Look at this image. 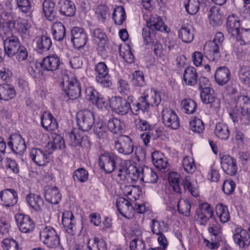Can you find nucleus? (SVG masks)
Returning a JSON list of instances; mask_svg holds the SVG:
<instances>
[{
	"label": "nucleus",
	"mask_w": 250,
	"mask_h": 250,
	"mask_svg": "<svg viewBox=\"0 0 250 250\" xmlns=\"http://www.w3.org/2000/svg\"><path fill=\"white\" fill-rule=\"evenodd\" d=\"M146 26L143 29L142 36L144 44L151 45L154 43L155 36L153 33L155 31L167 32V27L160 17L151 18L149 21H146Z\"/></svg>",
	"instance_id": "f257e3e1"
},
{
	"label": "nucleus",
	"mask_w": 250,
	"mask_h": 250,
	"mask_svg": "<svg viewBox=\"0 0 250 250\" xmlns=\"http://www.w3.org/2000/svg\"><path fill=\"white\" fill-rule=\"evenodd\" d=\"M229 116L234 123L238 122L243 118L250 120V99L246 96L238 97L236 104L229 113Z\"/></svg>",
	"instance_id": "f03ea898"
},
{
	"label": "nucleus",
	"mask_w": 250,
	"mask_h": 250,
	"mask_svg": "<svg viewBox=\"0 0 250 250\" xmlns=\"http://www.w3.org/2000/svg\"><path fill=\"white\" fill-rule=\"evenodd\" d=\"M62 84L63 91L69 99L74 100L80 97L81 84L75 77L64 74L62 77Z\"/></svg>",
	"instance_id": "7ed1b4c3"
},
{
	"label": "nucleus",
	"mask_w": 250,
	"mask_h": 250,
	"mask_svg": "<svg viewBox=\"0 0 250 250\" xmlns=\"http://www.w3.org/2000/svg\"><path fill=\"white\" fill-rule=\"evenodd\" d=\"M40 239L43 244L50 249L63 250L61 245L60 238L56 230L50 226H45L40 229Z\"/></svg>",
	"instance_id": "20e7f679"
},
{
	"label": "nucleus",
	"mask_w": 250,
	"mask_h": 250,
	"mask_svg": "<svg viewBox=\"0 0 250 250\" xmlns=\"http://www.w3.org/2000/svg\"><path fill=\"white\" fill-rule=\"evenodd\" d=\"M118 158V156L114 153L104 152L99 156V166L106 173H110L114 170L115 174L117 176L116 171L119 167H116V161Z\"/></svg>",
	"instance_id": "39448f33"
},
{
	"label": "nucleus",
	"mask_w": 250,
	"mask_h": 250,
	"mask_svg": "<svg viewBox=\"0 0 250 250\" xmlns=\"http://www.w3.org/2000/svg\"><path fill=\"white\" fill-rule=\"evenodd\" d=\"M96 73V81L103 87H109L112 84L109 70L104 62L98 63L94 68Z\"/></svg>",
	"instance_id": "423d86ee"
},
{
	"label": "nucleus",
	"mask_w": 250,
	"mask_h": 250,
	"mask_svg": "<svg viewBox=\"0 0 250 250\" xmlns=\"http://www.w3.org/2000/svg\"><path fill=\"white\" fill-rule=\"evenodd\" d=\"M76 119L79 129L83 131L90 130L94 122L93 113L87 110L78 112Z\"/></svg>",
	"instance_id": "0eeeda50"
},
{
	"label": "nucleus",
	"mask_w": 250,
	"mask_h": 250,
	"mask_svg": "<svg viewBox=\"0 0 250 250\" xmlns=\"http://www.w3.org/2000/svg\"><path fill=\"white\" fill-rule=\"evenodd\" d=\"M114 147L119 153L128 155L133 152L134 144L129 137L124 135L115 141Z\"/></svg>",
	"instance_id": "6e6552de"
},
{
	"label": "nucleus",
	"mask_w": 250,
	"mask_h": 250,
	"mask_svg": "<svg viewBox=\"0 0 250 250\" xmlns=\"http://www.w3.org/2000/svg\"><path fill=\"white\" fill-rule=\"evenodd\" d=\"M162 119L164 125L171 129H177L180 126V121L176 112L170 108L164 109Z\"/></svg>",
	"instance_id": "1a4fd4ad"
},
{
	"label": "nucleus",
	"mask_w": 250,
	"mask_h": 250,
	"mask_svg": "<svg viewBox=\"0 0 250 250\" xmlns=\"http://www.w3.org/2000/svg\"><path fill=\"white\" fill-rule=\"evenodd\" d=\"M71 40L77 49L83 48L87 42L88 37L84 30L79 27H74L71 30Z\"/></svg>",
	"instance_id": "9d476101"
},
{
	"label": "nucleus",
	"mask_w": 250,
	"mask_h": 250,
	"mask_svg": "<svg viewBox=\"0 0 250 250\" xmlns=\"http://www.w3.org/2000/svg\"><path fill=\"white\" fill-rule=\"evenodd\" d=\"M131 171L129 170L123 163H121L119 167L117 168L116 173H117V176L119 178L120 181L128 180V178H130L132 181H136L141 177V171H139L135 167H133Z\"/></svg>",
	"instance_id": "9b49d317"
},
{
	"label": "nucleus",
	"mask_w": 250,
	"mask_h": 250,
	"mask_svg": "<svg viewBox=\"0 0 250 250\" xmlns=\"http://www.w3.org/2000/svg\"><path fill=\"white\" fill-rule=\"evenodd\" d=\"M110 107L116 113L121 115L127 114L129 110L131 111V105L125 99L120 97L115 96L110 101Z\"/></svg>",
	"instance_id": "f8f14e48"
},
{
	"label": "nucleus",
	"mask_w": 250,
	"mask_h": 250,
	"mask_svg": "<svg viewBox=\"0 0 250 250\" xmlns=\"http://www.w3.org/2000/svg\"><path fill=\"white\" fill-rule=\"evenodd\" d=\"M15 219L21 232L28 233L33 230L35 224L28 215L22 213H17L15 216Z\"/></svg>",
	"instance_id": "ddd939ff"
},
{
	"label": "nucleus",
	"mask_w": 250,
	"mask_h": 250,
	"mask_svg": "<svg viewBox=\"0 0 250 250\" xmlns=\"http://www.w3.org/2000/svg\"><path fill=\"white\" fill-rule=\"evenodd\" d=\"M8 146L16 154L21 155L26 149V146L22 137L18 134H14L9 138Z\"/></svg>",
	"instance_id": "4468645a"
},
{
	"label": "nucleus",
	"mask_w": 250,
	"mask_h": 250,
	"mask_svg": "<svg viewBox=\"0 0 250 250\" xmlns=\"http://www.w3.org/2000/svg\"><path fill=\"white\" fill-rule=\"evenodd\" d=\"M0 200L5 207L14 206L18 201V194L13 188H6L0 191Z\"/></svg>",
	"instance_id": "2eb2a0df"
},
{
	"label": "nucleus",
	"mask_w": 250,
	"mask_h": 250,
	"mask_svg": "<svg viewBox=\"0 0 250 250\" xmlns=\"http://www.w3.org/2000/svg\"><path fill=\"white\" fill-rule=\"evenodd\" d=\"M60 64V57L56 54H53L44 58L40 63V66L44 71L54 72L59 69Z\"/></svg>",
	"instance_id": "dca6fc26"
},
{
	"label": "nucleus",
	"mask_w": 250,
	"mask_h": 250,
	"mask_svg": "<svg viewBox=\"0 0 250 250\" xmlns=\"http://www.w3.org/2000/svg\"><path fill=\"white\" fill-rule=\"evenodd\" d=\"M200 98L202 102L206 104H209L210 107L216 110L220 106V101L211 93V88L206 87L200 91Z\"/></svg>",
	"instance_id": "f3484780"
},
{
	"label": "nucleus",
	"mask_w": 250,
	"mask_h": 250,
	"mask_svg": "<svg viewBox=\"0 0 250 250\" xmlns=\"http://www.w3.org/2000/svg\"><path fill=\"white\" fill-rule=\"evenodd\" d=\"M222 47L216 43L209 41L207 42L204 47V52L210 61H216L220 57V50Z\"/></svg>",
	"instance_id": "a211bd4d"
},
{
	"label": "nucleus",
	"mask_w": 250,
	"mask_h": 250,
	"mask_svg": "<svg viewBox=\"0 0 250 250\" xmlns=\"http://www.w3.org/2000/svg\"><path fill=\"white\" fill-rule=\"evenodd\" d=\"M236 42L234 45V51L237 55H241L243 50L238 48L239 45H245L250 43V29L241 28L239 35L236 36Z\"/></svg>",
	"instance_id": "6ab92c4d"
},
{
	"label": "nucleus",
	"mask_w": 250,
	"mask_h": 250,
	"mask_svg": "<svg viewBox=\"0 0 250 250\" xmlns=\"http://www.w3.org/2000/svg\"><path fill=\"white\" fill-rule=\"evenodd\" d=\"M5 53L9 57L14 56L18 49L21 46L18 37L11 36L7 38L4 42Z\"/></svg>",
	"instance_id": "aec40b11"
},
{
	"label": "nucleus",
	"mask_w": 250,
	"mask_h": 250,
	"mask_svg": "<svg viewBox=\"0 0 250 250\" xmlns=\"http://www.w3.org/2000/svg\"><path fill=\"white\" fill-rule=\"evenodd\" d=\"M221 167L227 174L234 175L237 170L235 160L229 155H224L221 159Z\"/></svg>",
	"instance_id": "412c9836"
},
{
	"label": "nucleus",
	"mask_w": 250,
	"mask_h": 250,
	"mask_svg": "<svg viewBox=\"0 0 250 250\" xmlns=\"http://www.w3.org/2000/svg\"><path fill=\"white\" fill-rule=\"evenodd\" d=\"M57 8L62 15L66 17L74 16L76 12L74 2L70 0H60Z\"/></svg>",
	"instance_id": "4be33fe9"
},
{
	"label": "nucleus",
	"mask_w": 250,
	"mask_h": 250,
	"mask_svg": "<svg viewBox=\"0 0 250 250\" xmlns=\"http://www.w3.org/2000/svg\"><path fill=\"white\" fill-rule=\"evenodd\" d=\"M44 198L47 202L57 204L61 199V194L56 187L46 186L44 189Z\"/></svg>",
	"instance_id": "5701e85b"
},
{
	"label": "nucleus",
	"mask_w": 250,
	"mask_h": 250,
	"mask_svg": "<svg viewBox=\"0 0 250 250\" xmlns=\"http://www.w3.org/2000/svg\"><path fill=\"white\" fill-rule=\"evenodd\" d=\"M30 156L33 161L39 166H45L48 162V154L42 149L33 148Z\"/></svg>",
	"instance_id": "b1692460"
},
{
	"label": "nucleus",
	"mask_w": 250,
	"mask_h": 250,
	"mask_svg": "<svg viewBox=\"0 0 250 250\" xmlns=\"http://www.w3.org/2000/svg\"><path fill=\"white\" fill-rule=\"evenodd\" d=\"M233 236L234 242L240 248H244L250 244V236L248 231L242 229L238 228Z\"/></svg>",
	"instance_id": "393cba45"
},
{
	"label": "nucleus",
	"mask_w": 250,
	"mask_h": 250,
	"mask_svg": "<svg viewBox=\"0 0 250 250\" xmlns=\"http://www.w3.org/2000/svg\"><path fill=\"white\" fill-rule=\"evenodd\" d=\"M226 28L229 33L236 37L241 30L240 21L234 15L229 16L227 20Z\"/></svg>",
	"instance_id": "a878e982"
},
{
	"label": "nucleus",
	"mask_w": 250,
	"mask_h": 250,
	"mask_svg": "<svg viewBox=\"0 0 250 250\" xmlns=\"http://www.w3.org/2000/svg\"><path fill=\"white\" fill-rule=\"evenodd\" d=\"M230 72L226 66L219 67L214 74L215 80L220 85L226 84L230 80Z\"/></svg>",
	"instance_id": "bb28decb"
},
{
	"label": "nucleus",
	"mask_w": 250,
	"mask_h": 250,
	"mask_svg": "<svg viewBox=\"0 0 250 250\" xmlns=\"http://www.w3.org/2000/svg\"><path fill=\"white\" fill-rule=\"evenodd\" d=\"M116 208L119 212L124 217H127L133 211V207L127 200L120 197L116 202Z\"/></svg>",
	"instance_id": "cd10ccee"
},
{
	"label": "nucleus",
	"mask_w": 250,
	"mask_h": 250,
	"mask_svg": "<svg viewBox=\"0 0 250 250\" xmlns=\"http://www.w3.org/2000/svg\"><path fill=\"white\" fill-rule=\"evenodd\" d=\"M194 31L191 25H183L178 30V37L183 42L190 43L194 39Z\"/></svg>",
	"instance_id": "c85d7f7f"
},
{
	"label": "nucleus",
	"mask_w": 250,
	"mask_h": 250,
	"mask_svg": "<svg viewBox=\"0 0 250 250\" xmlns=\"http://www.w3.org/2000/svg\"><path fill=\"white\" fill-rule=\"evenodd\" d=\"M143 95L150 106H158L161 101L160 93L153 89H146Z\"/></svg>",
	"instance_id": "c756f323"
},
{
	"label": "nucleus",
	"mask_w": 250,
	"mask_h": 250,
	"mask_svg": "<svg viewBox=\"0 0 250 250\" xmlns=\"http://www.w3.org/2000/svg\"><path fill=\"white\" fill-rule=\"evenodd\" d=\"M41 124L42 126L48 131L55 130L58 126L56 119L50 113H45L42 115Z\"/></svg>",
	"instance_id": "7c9ffc66"
},
{
	"label": "nucleus",
	"mask_w": 250,
	"mask_h": 250,
	"mask_svg": "<svg viewBox=\"0 0 250 250\" xmlns=\"http://www.w3.org/2000/svg\"><path fill=\"white\" fill-rule=\"evenodd\" d=\"M141 175V179L146 183H155L158 179V176L156 172L147 166L142 167Z\"/></svg>",
	"instance_id": "2f4dec72"
},
{
	"label": "nucleus",
	"mask_w": 250,
	"mask_h": 250,
	"mask_svg": "<svg viewBox=\"0 0 250 250\" xmlns=\"http://www.w3.org/2000/svg\"><path fill=\"white\" fill-rule=\"evenodd\" d=\"M184 81L188 85H194L197 82L198 74L196 69L193 66L187 67L183 75Z\"/></svg>",
	"instance_id": "473e14b6"
},
{
	"label": "nucleus",
	"mask_w": 250,
	"mask_h": 250,
	"mask_svg": "<svg viewBox=\"0 0 250 250\" xmlns=\"http://www.w3.org/2000/svg\"><path fill=\"white\" fill-rule=\"evenodd\" d=\"M143 95L139 97L138 101L133 103L132 104V113L135 115H138L141 111L143 112H147L150 106L147 104V103Z\"/></svg>",
	"instance_id": "72a5a7b5"
},
{
	"label": "nucleus",
	"mask_w": 250,
	"mask_h": 250,
	"mask_svg": "<svg viewBox=\"0 0 250 250\" xmlns=\"http://www.w3.org/2000/svg\"><path fill=\"white\" fill-rule=\"evenodd\" d=\"M74 216L73 213L66 211L63 213L62 215V224L64 228L66 229V231L70 234L73 233V228L75 227Z\"/></svg>",
	"instance_id": "f704fd0d"
},
{
	"label": "nucleus",
	"mask_w": 250,
	"mask_h": 250,
	"mask_svg": "<svg viewBox=\"0 0 250 250\" xmlns=\"http://www.w3.org/2000/svg\"><path fill=\"white\" fill-rule=\"evenodd\" d=\"M29 206L36 211L41 210L43 207V201L40 196L30 193L26 198Z\"/></svg>",
	"instance_id": "c9c22d12"
},
{
	"label": "nucleus",
	"mask_w": 250,
	"mask_h": 250,
	"mask_svg": "<svg viewBox=\"0 0 250 250\" xmlns=\"http://www.w3.org/2000/svg\"><path fill=\"white\" fill-rule=\"evenodd\" d=\"M16 92L14 87L8 84H0V100L8 101L13 99Z\"/></svg>",
	"instance_id": "e433bc0d"
},
{
	"label": "nucleus",
	"mask_w": 250,
	"mask_h": 250,
	"mask_svg": "<svg viewBox=\"0 0 250 250\" xmlns=\"http://www.w3.org/2000/svg\"><path fill=\"white\" fill-rule=\"evenodd\" d=\"M34 41L36 44V49L40 52L48 50L52 45L51 39L45 36H38Z\"/></svg>",
	"instance_id": "4c0bfd02"
},
{
	"label": "nucleus",
	"mask_w": 250,
	"mask_h": 250,
	"mask_svg": "<svg viewBox=\"0 0 250 250\" xmlns=\"http://www.w3.org/2000/svg\"><path fill=\"white\" fill-rule=\"evenodd\" d=\"M31 23L25 20H21L17 24L18 33L23 40L28 39L30 37Z\"/></svg>",
	"instance_id": "58836bf2"
},
{
	"label": "nucleus",
	"mask_w": 250,
	"mask_h": 250,
	"mask_svg": "<svg viewBox=\"0 0 250 250\" xmlns=\"http://www.w3.org/2000/svg\"><path fill=\"white\" fill-rule=\"evenodd\" d=\"M208 16L209 23L213 26H219L222 24V16L218 8L212 7L208 12Z\"/></svg>",
	"instance_id": "ea45409f"
},
{
	"label": "nucleus",
	"mask_w": 250,
	"mask_h": 250,
	"mask_svg": "<svg viewBox=\"0 0 250 250\" xmlns=\"http://www.w3.org/2000/svg\"><path fill=\"white\" fill-rule=\"evenodd\" d=\"M107 127L109 130L114 134H119L125 127L124 123L120 120L113 118L110 119L107 122Z\"/></svg>",
	"instance_id": "a19ab883"
},
{
	"label": "nucleus",
	"mask_w": 250,
	"mask_h": 250,
	"mask_svg": "<svg viewBox=\"0 0 250 250\" xmlns=\"http://www.w3.org/2000/svg\"><path fill=\"white\" fill-rule=\"evenodd\" d=\"M134 125L136 128L140 131H149V133L153 134L157 133L156 129L154 128L146 120L140 118L134 120Z\"/></svg>",
	"instance_id": "79ce46f5"
},
{
	"label": "nucleus",
	"mask_w": 250,
	"mask_h": 250,
	"mask_svg": "<svg viewBox=\"0 0 250 250\" xmlns=\"http://www.w3.org/2000/svg\"><path fill=\"white\" fill-rule=\"evenodd\" d=\"M42 6L43 11L45 17L49 21L53 20L56 15L55 10V3L50 0H45L43 2Z\"/></svg>",
	"instance_id": "37998d69"
},
{
	"label": "nucleus",
	"mask_w": 250,
	"mask_h": 250,
	"mask_svg": "<svg viewBox=\"0 0 250 250\" xmlns=\"http://www.w3.org/2000/svg\"><path fill=\"white\" fill-rule=\"evenodd\" d=\"M52 35L54 40L57 41L63 40L65 35V28L60 22L54 23L52 27Z\"/></svg>",
	"instance_id": "c03bdc74"
},
{
	"label": "nucleus",
	"mask_w": 250,
	"mask_h": 250,
	"mask_svg": "<svg viewBox=\"0 0 250 250\" xmlns=\"http://www.w3.org/2000/svg\"><path fill=\"white\" fill-rule=\"evenodd\" d=\"M216 213L221 222L225 223L230 220V214L228 207L222 204L216 207Z\"/></svg>",
	"instance_id": "a18cd8bd"
},
{
	"label": "nucleus",
	"mask_w": 250,
	"mask_h": 250,
	"mask_svg": "<svg viewBox=\"0 0 250 250\" xmlns=\"http://www.w3.org/2000/svg\"><path fill=\"white\" fill-rule=\"evenodd\" d=\"M182 184L185 190L188 191L194 197H197L199 191L195 186L194 180L190 176H186L183 181Z\"/></svg>",
	"instance_id": "49530a36"
},
{
	"label": "nucleus",
	"mask_w": 250,
	"mask_h": 250,
	"mask_svg": "<svg viewBox=\"0 0 250 250\" xmlns=\"http://www.w3.org/2000/svg\"><path fill=\"white\" fill-rule=\"evenodd\" d=\"M151 231L153 233L158 235L167 231V225L164 221L152 219L150 224Z\"/></svg>",
	"instance_id": "de8ad7c7"
},
{
	"label": "nucleus",
	"mask_w": 250,
	"mask_h": 250,
	"mask_svg": "<svg viewBox=\"0 0 250 250\" xmlns=\"http://www.w3.org/2000/svg\"><path fill=\"white\" fill-rule=\"evenodd\" d=\"M214 132L218 138L223 140H227L229 135L228 126L226 124L222 123L216 124Z\"/></svg>",
	"instance_id": "09e8293b"
},
{
	"label": "nucleus",
	"mask_w": 250,
	"mask_h": 250,
	"mask_svg": "<svg viewBox=\"0 0 250 250\" xmlns=\"http://www.w3.org/2000/svg\"><path fill=\"white\" fill-rule=\"evenodd\" d=\"M115 24L121 25L126 19V14L125 9L123 6H118L116 8L112 14Z\"/></svg>",
	"instance_id": "8fccbe9b"
},
{
	"label": "nucleus",
	"mask_w": 250,
	"mask_h": 250,
	"mask_svg": "<svg viewBox=\"0 0 250 250\" xmlns=\"http://www.w3.org/2000/svg\"><path fill=\"white\" fill-rule=\"evenodd\" d=\"M181 105L184 111L187 114H193L197 108L196 103L191 99L183 100Z\"/></svg>",
	"instance_id": "3c124183"
},
{
	"label": "nucleus",
	"mask_w": 250,
	"mask_h": 250,
	"mask_svg": "<svg viewBox=\"0 0 250 250\" xmlns=\"http://www.w3.org/2000/svg\"><path fill=\"white\" fill-rule=\"evenodd\" d=\"M180 175L176 172H172L169 174L168 180L173 190L178 193H181V188L180 187Z\"/></svg>",
	"instance_id": "603ef678"
},
{
	"label": "nucleus",
	"mask_w": 250,
	"mask_h": 250,
	"mask_svg": "<svg viewBox=\"0 0 250 250\" xmlns=\"http://www.w3.org/2000/svg\"><path fill=\"white\" fill-rule=\"evenodd\" d=\"M93 37L98 45L101 47H104L107 42V37L101 29H95L93 32Z\"/></svg>",
	"instance_id": "864d4df0"
},
{
	"label": "nucleus",
	"mask_w": 250,
	"mask_h": 250,
	"mask_svg": "<svg viewBox=\"0 0 250 250\" xmlns=\"http://www.w3.org/2000/svg\"><path fill=\"white\" fill-rule=\"evenodd\" d=\"M131 82L136 86L142 87L146 85L144 73L140 70H136L132 74Z\"/></svg>",
	"instance_id": "5fc2aeb1"
},
{
	"label": "nucleus",
	"mask_w": 250,
	"mask_h": 250,
	"mask_svg": "<svg viewBox=\"0 0 250 250\" xmlns=\"http://www.w3.org/2000/svg\"><path fill=\"white\" fill-rule=\"evenodd\" d=\"M94 134L100 140H104L107 137V131L106 126L103 123H97L94 127Z\"/></svg>",
	"instance_id": "6e6d98bb"
},
{
	"label": "nucleus",
	"mask_w": 250,
	"mask_h": 250,
	"mask_svg": "<svg viewBox=\"0 0 250 250\" xmlns=\"http://www.w3.org/2000/svg\"><path fill=\"white\" fill-rule=\"evenodd\" d=\"M184 6L186 11L189 14H195L199 10V1L196 0H185Z\"/></svg>",
	"instance_id": "4d7b16f0"
},
{
	"label": "nucleus",
	"mask_w": 250,
	"mask_h": 250,
	"mask_svg": "<svg viewBox=\"0 0 250 250\" xmlns=\"http://www.w3.org/2000/svg\"><path fill=\"white\" fill-rule=\"evenodd\" d=\"M239 78L244 84H249L250 81V68L249 66H241L239 70Z\"/></svg>",
	"instance_id": "13d9d810"
},
{
	"label": "nucleus",
	"mask_w": 250,
	"mask_h": 250,
	"mask_svg": "<svg viewBox=\"0 0 250 250\" xmlns=\"http://www.w3.org/2000/svg\"><path fill=\"white\" fill-rule=\"evenodd\" d=\"M177 208L180 213L186 216L190 215L191 205L189 201L187 200H180L177 204Z\"/></svg>",
	"instance_id": "bf43d9fd"
},
{
	"label": "nucleus",
	"mask_w": 250,
	"mask_h": 250,
	"mask_svg": "<svg viewBox=\"0 0 250 250\" xmlns=\"http://www.w3.org/2000/svg\"><path fill=\"white\" fill-rule=\"evenodd\" d=\"M66 138L68 144L73 146H77L81 144L82 138L81 136L75 132L71 131L66 134Z\"/></svg>",
	"instance_id": "052dcab7"
},
{
	"label": "nucleus",
	"mask_w": 250,
	"mask_h": 250,
	"mask_svg": "<svg viewBox=\"0 0 250 250\" xmlns=\"http://www.w3.org/2000/svg\"><path fill=\"white\" fill-rule=\"evenodd\" d=\"M17 7L20 11L23 13H29L31 15L32 9V5L29 0H17Z\"/></svg>",
	"instance_id": "680f3d73"
},
{
	"label": "nucleus",
	"mask_w": 250,
	"mask_h": 250,
	"mask_svg": "<svg viewBox=\"0 0 250 250\" xmlns=\"http://www.w3.org/2000/svg\"><path fill=\"white\" fill-rule=\"evenodd\" d=\"M190 127L193 132L197 133H202L205 129L203 122L197 118H195L190 121Z\"/></svg>",
	"instance_id": "e2e57ef3"
},
{
	"label": "nucleus",
	"mask_w": 250,
	"mask_h": 250,
	"mask_svg": "<svg viewBox=\"0 0 250 250\" xmlns=\"http://www.w3.org/2000/svg\"><path fill=\"white\" fill-rule=\"evenodd\" d=\"M208 231L215 237L219 236L221 233V227L214 218L209 221Z\"/></svg>",
	"instance_id": "0e129e2a"
},
{
	"label": "nucleus",
	"mask_w": 250,
	"mask_h": 250,
	"mask_svg": "<svg viewBox=\"0 0 250 250\" xmlns=\"http://www.w3.org/2000/svg\"><path fill=\"white\" fill-rule=\"evenodd\" d=\"M182 164L185 170L189 173L192 174L196 168L194 160L192 157H186L183 159Z\"/></svg>",
	"instance_id": "69168bd1"
},
{
	"label": "nucleus",
	"mask_w": 250,
	"mask_h": 250,
	"mask_svg": "<svg viewBox=\"0 0 250 250\" xmlns=\"http://www.w3.org/2000/svg\"><path fill=\"white\" fill-rule=\"evenodd\" d=\"M196 212L200 213L211 218H214L213 209L210 205L207 203L201 204L197 209Z\"/></svg>",
	"instance_id": "338daca9"
},
{
	"label": "nucleus",
	"mask_w": 250,
	"mask_h": 250,
	"mask_svg": "<svg viewBox=\"0 0 250 250\" xmlns=\"http://www.w3.org/2000/svg\"><path fill=\"white\" fill-rule=\"evenodd\" d=\"M74 180H77L81 182H85L88 179V172L84 168H80L77 169L73 175Z\"/></svg>",
	"instance_id": "774afa93"
}]
</instances>
